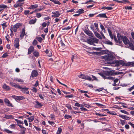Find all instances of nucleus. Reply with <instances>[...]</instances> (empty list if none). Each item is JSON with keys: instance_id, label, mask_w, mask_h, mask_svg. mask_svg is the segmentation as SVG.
<instances>
[{"instance_id": "f257e3e1", "label": "nucleus", "mask_w": 134, "mask_h": 134, "mask_svg": "<svg viewBox=\"0 0 134 134\" xmlns=\"http://www.w3.org/2000/svg\"><path fill=\"white\" fill-rule=\"evenodd\" d=\"M121 73L122 72H116L113 71H107L105 74L101 73H99V74L104 79L113 80L114 79L113 77L110 76L121 74Z\"/></svg>"}, {"instance_id": "f03ea898", "label": "nucleus", "mask_w": 134, "mask_h": 134, "mask_svg": "<svg viewBox=\"0 0 134 134\" xmlns=\"http://www.w3.org/2000/svg\"><path fill=\"white\" fill-rule=\"evenodd\" d=\"M102 58L104 59L105 61L113 60L115 58L112 54H107L106 55L101 56Z\"/></svg>"}, {"instance_id": "7ed1b4c3", "label": "nucleus", "mask_w": 134, "mask_h": 134, "mask_svg": "<svg viewBox=\"0 0 134 134\" xmlns=\"http://www.w3.org/2000/svg\"><path fill=\"white\" fill-rule=\"evenodd\" d=\"M10 85L16 88L20 89L23 92H25V88H23L20 86L19 85H17L13 82H10Z\"/></svg>"}, {"instance_id": "20e7f679", "label": "nucleus", "mask_w": 134, "mask_h": 134, "mask_svg": "<svg viewBox=\"0 0 134 134\" xmlns=\"http://www.w3.org/2000/svg\"><path fill=\"white\" fill-rule=\"evenodd\" d=\"M117 65L118 66L122 65L123 66H130L129 62L125 63L122 60L118 61L117 62Z\"/></svg>"}, {"instance_id": "39448f33", "label": "nucleus", "mask_w": 134, "mask_h": 134, "mask_svg": "<svg viewBox=\"0 0 134 134\" xmlns=\"http://www.w3.org/2000/svg\"><path fill=\"white\" fill-rule=\"evenodd\" d=\"M78 77L81 79L88 80L91 81L92 79L89 76L83 74H81L78 76Z\"/></svg>"}, {"instance_id": "423d86ee", "label": "nucleus", "mask_w": 134, "mask_h": 134, "mask_svg": "<svg viewBox=\"0 0 134 134\" xmlns=\"http://www.w3.org/2000/svg\"><path fill=\"white\" fill-rule=\"evenodd\" d=\"M22 25V24L20 23H17L15 24L13 26L14 31L15 32H16L17 29L20 27Z\"/></svg>"}, {"instance_id": "0eeeda50", "label": "nucleus", "mask_w": 134, "mask_h": 134, "mask_svg": "<svg viewBox=\"0 0 134 134\" xmlns=\"http://www.w3.org/2000/svg\"><path fill=\"white\" fill-rule=\"evenodd\" d=\"M19 38H15L14 42V46L15 47L18 49L19 48Z\"/></svg>"}, {"instance_id": "6e6552de", "label": "nucleus", "mask_w": 134, "mask_h": 134, "mask_svg": "<svg viewBox=\"0 0 134 134\" xmlns=\"http://www.w3.org/2000/svg\"><path fill=\"white\" fill-rule=\"evenodd\" d=\"M20 39H22L25 35V28L23 29L22 30L20 31Z\"/></svg>"}, {"instance_id": "1a4fd4ad", "label": "nucleus", "mask_w": 134, "mask_h": 134, "mask_svg": "<svg viewBox=\"0 0 134 134\" xmlns=\"http://www.w3.org/2000/svg\"><path fill=\"white\" fill-rule=\"evenodd\" d=\"M12 97L14 98L16 100H22L24 98L23 96H17L15 95L12 96Z\"/></svg>"}, {"instance_id": "9d476101", "label": "nucleus", "mask_w": 134, "mask_h": 134, "mask_svg": "<svg viewBox=\"0 0 134 134\" xmlns=\"http://www.w3.org/2000/svg\"><path fill=\"white\" fill-rule=\"evenodd\" d=\"M4 101L5 104L9 107H13V105L12 104V103L10 102L9 100L7 98H5L4 99Z\"/></svg>"}, {"instance_id": "9b49d317", "label": "nucleus", "mask_w": 134, "mask_h": 134, "mask_svg": "<svg viewBox=\"0 0 134 134\" xmlns=\"http://www.w3.org/2000/svg\"><path fill=\"white\" fill-rule=\"evenodd\" d=\"M84 32L87 35L91 37H93V33L89 30L85 29L84 30Z\"/></svg>"}, {"instance_id": "f8f14e48", "label": "nucleus", "mask_w": 134, "mask_h": 134, "mask_svg": "<svg viewBox=\"0 0 134 134\" xmlns=\"http://www.w3.org/2000/svg\"><path fill=\"white\" fill-rule=\"evenodd\" d=\"M117 37L118 39V42L121 44L122 42L121 40L123 38L124 36H121L120 34H118L117 35Z\"/></svg>"}, {"instance_id": "ddd939ff", "label": "nucleus", "mask_w": 134, "mask_h": 134, "mask_svg": "<svg viewBox=\"0 0 134 134\" xmlns=\"http://www.w3.org/2000/svg\"><path fill=\"white\" fill-rule=\"evenodd\" d=\"M122 40L125 44H129V41L126 36H124Z\"/></svg>"}, {"instance_id": "4468645a", "label": "nucleus", "mask_w": 134, "mask_h": 134, "mask_svg": "<svg viewBox=\"0 0 134 134\" xmlns=\"http://www.w3.org/2000/svg\"><path fill=\"white\" fill-rule=\"evenodd\" d=\"M38 73L36 70H33L32 72L31 76L32 77H35L37 76Z\"/></svg>"}, {"instance_id": "2eb2a0df", "label": "nucleus", "mask_w": 134, "mask_h": 134, "mask_svg": "<svg viewBox=\"0 0 134 134\" xmlns=\"http://www.w3.org/2000/svg\"><path fill=\"white\" fill-rule=\"evenodd\" d=\"M52 13L54 14V15H52V17H58L60 14L59 12L58 11H55V12H52Z\"/></svg>"}, {"instance_id": "dca6fc26", "label": "nucleus", "mask_w": 134, "mask_h": 134, "mask_svg": "<svg viewBox=\"0 0 134 134\" xmlns=\"http://www.w3.org/2000/svg\"><path fill=\"white\" fill-rule=\"evenodd\" d=\"M36 104L35 105V107L36 108H38V107H41L43 106V104L40 103L37 101H35Z\"/></svg>"}, {"instance_id": "f3484780", "label": "nucleus", "mask_w": 134, "mask_h": 134, "mask_svg": "<svg viewBox=\"0 0 134 134\" xmlns=\"http://www.w3.org/2000/svg\"><path fill=\"white\" fill-rule=\"evenodd\" d=\"M2 88L7 91H8L10 90V87L5 84H4L3 85Z\"/></svg>"}, {"instance_id": "a211bd4d", "label": "nucleus", "mask_w": 134, "mask_h": 134, "mask_svg": "<svg viewBox=\"0 0 134 134\" xmlns=\"http://www.w3.org/2000/svg\"><path fill=\"white\" fill-rule=\"evenodd\" d=\"M34 47L32 46H30V47L28 49V54H31L32 52L34 51Z\"/></svg>"}, {"instance_id": "6ab92c4d", "label": "nucleus", "mask_w": 134, "mask_h": 134, "mask_svg": "<svg viewBox=\"0 0 134 134\" xmlns=\"http://www.w3.org/2000/svg\"><path fill=\"white\" fill-rule=\"evenodd\" d=\"M4 118L7 119H14V116L12 115H5Z\"/></svg>"}, {"instance_id": "aec40b11", "label": "nucleus", "mask_w": 134, "mask_h": 134, "mask_svg": "<svg viewBox=\"0 0 134 134\" xmlns=\"http://www.w3.org/2000/svg\"><path fill=\"white\" fill-rule=\"evenodd\" d=\"M94 34L100 40L102 39V37L101 36L100 34L97 32H94Z\"/></svg>"}, {"instance_id": "412c9836", "label": "nucleus", "mask_w": 134, "mask_h": 134, "mask_svg": "<svg viewBox=\"0 0 134 134\" xmlns=\"http://www.w3.org/2000/svg\"><path fill=\"white\" fill-rule=\"evenodd\" d=\"M86 42L87 43H88V44H89L90 45H94V44H93L91 38L90 39H88L87 40V41Z\"/></svg>"}, {"instance_id": "4be33fe9", "label": "nucleus", "mask_w": 134, "mask_h": 134, "mask_svg": "<svg viewBox=\"0 0 134 134\" xmlns=\"http://www.w3.org/2000/svg\"><path fill=\"white\" fill-rule=\"evenodd\" d=\"M97 16L100 18H107V17L105 13L99 14Z\"/></svg>"}, {"instance_id": "5701e85b", "label": "nucleus", "mask_w": 134, "mask_h": 134, "mask_svg": "<svg viewBox=\"0 0 134 134\" xmlns=\"http://www.w3.org/2000/svg\"><path fill=\"white\" fill-rule=\"evenodd\" d=\"M91 39L92 40V41L93 42V44L94 43H97L99 41V40L96 38H91Z\"/></svg>"}, {"instance_id": "b1692460", "label": "nucleus", "mask_w": 134, "mask_h": 134, "mask_svg": "<svg viewBox=\"0 0 134 134\" xmlns=\"http://www.w3.org/2000/svg\"><path fill=\"white\" fill-rule=\"evenodd\" d=\"M14 80H15L16 81H18V82H20L21 84L23 83L24 82V81L22 79H19V78H15Z\"/></svg>"}, {"instance_id": "393cba45", "label": "nucleus", "mask_w": 134, "mask_h": 134, "mask_svg": "<svg viewBox=\"0 0 134 134\" xmlns=\"http://www.w3.org/2000/svg\"><path fill=\"white\" fill-rule=\"evenodd\" d=\"M36 21V19H31L29 21V23L31 24H34Z\"/></svg>"}, {"instance_id": "a878e982", "label": "nucleus", "mask_w": 134, "mask_h": 134, "mask_svg": "<svg viewBox=\"0 0 134 134\" xmlns=\"http://www.w3.org/2000/svg\"><path fill=\"white\" fill-rule=\"evenodd\" d=\"M84 10L83 9H79L76 12V13H79V14H80L84 13Z\"/></svg>"}, {"instance_id": "bb28decb", "label": "nucleus", "mask_w": 134, "mask_h": 134, "mask_svg": "<svg viewBox=\"0 0 134 134\" xmlns=\"http://www.w3.org/2000/svg\"><path fill=\"white\" fill-rule=\"evenodd\" d=\"M21 6H22V5L20 4V3H18L17 1L16 3L14 5V7L15 8H17L19 7H21Z\"/></svg>"}, {"instance_id": "cd10ccee", "label": "nucleus", "mask_w": 134, "mask_h": 134, "mask_svg": "<svg viewBox=\"0 0 134 134\" xmlns=\"http://www.w3.org/2000/svg\"><path fill=\"white\" fill-rule=\"evenodd\" d=\"M62 131V129L60 127H58V130L56 134H60Z\"/></svg>"}, {"instance_id": "c85d7f7f", "label": "nucleus", "mask_w": 134, "mask_h": 134, "mask_svg": "<svg viewBox=\"0 0 134 134\" xmlns=\"http://www.w3.org/2000/svg\"><path fill=\"white\" fill-rule=\"evenodd\" d=\"M6 22L4 23L1 24L2 26V28L4 30L5 28L7 27V25H6Z\"/></svg>"}, {"instance_id": "c756f323", "label": "nucleus", "mask_w": 134, "mask_h": 134, "mask_svg": "<svg viewBox=\"0 0 134 134\" xmlns=\"http://www.w3.org/2000/svg\"><path fill=\"white\" fill-rule=\"evenodd\" d=\"M51 1L54 2L55 4L60 5V3L58 1L56 0H50Z\"/></svg>"}, {"instance_id": "7c9ffc66", "label": "nucleus", "mask_w": 134, "mask_h": 134, "mask_svg": "<svg viewBox=\"0 0 134 134\" xmlns=\"http://www.w3.org/2000/svg\"><path fill=\"white\" fill-rule=\"evenodd\" d=\"M38 7V5L35 4L34 5H31V9H33L37 8Z\"/></svg>"}, {"instance_id": "2f4dec72", "label": "nucleus", "mask_w": 134, "mask_h": 134, "mask_svg": "<svg viewBox=\"0 0 134 134\" xmlns=\"http://www.w3.org/2000/svg\"><path fill=\"white\" fill-rule=\"evenodd\" d=\"M7 6L4 4L0 5V8H2L3 10L4 8H7Z\"/></svg>"}, {"instance_id": "473e14b6", "label": "nucleus", "mask_w": 134, "mask_h": 134, "mask_svg": "<svg viewBox=\"0 0 134 134\" xmlns=\"http://www.w3.org/2000/svg\"><path fill=\"white\" fill-rule=\"evenodd\" d=\"M33 54L34 55L35 57H38V56L39 55V52L37 51H35L33 53Z\"/></svg>"}, {"instance_id": "72a5a7b5", "label": "nucleus", "mask_w": 134, "mask_h": 134, "mask_svg": "<svg viewBox=\"0 0 134 134\" xmlns=\"http://www.w3.org/2000/svg\"><path fill=\"white\" fill-rule=\"evenodd\" d=\"M77 56L76 55H72L71 58L72 61L73 62L74 59L77 58Z\"/></svg>"}, {"instance_id": "f704fd0d", "label": "nucleus", "mask_w": 134, "mask_h": 134, "mask_svg": "<svg viewBox=\"0 0 134 134\" xmlns=\"http://www.w3.org/2000/svg\"><path fill=\"white\" fill-rule=\"evenodd\" d=\"M72 116L69 115L65 114V115L64 117L65 119H68L71 117Z\"/></svg>"}, {"instance_id": "c9c22d12", "label": "nucleus", "mask_w": 134, "mask_h": 134, "mask_svg": "<svg viewBox=\"0 0 134 134\" xmlns=\"http://www.w3.org/2000/svg\"><path fill=\"white\" fill-rule=\"evenodd\" d=\"M28 119L30 122H32L34 120V117L32 116H31L30 118H28Z\"/></svg>"}, {"instance_id": "e433bc0d", "label": "nucleus", "mask_w": 134, "mask_h": 134, "mask_svg": "<svg viewBox=\"0 0 134 134\" xmlns=\"http://www.w3.org/2000/svg\"><path fill=\"white\" fill-rule=\"evenodd\" d=\"M100 27L101 29L104 32H105V30L104 28V27L103 26V25H102L101 24L100 25Z\"/></svg>"}, {"instance_id": "4c0bfd02", "label": "nucleus", "mask_w": 134, "mask_h": 134, "mask_svg": "<svg viewBox=\"0 0 134 134\" xmlns=\"http://www.w3.org/2000/svg\"><path fill=\"white\" fill-rule=\"evenodd\" d=\"M17 2L18 3H20V4L22 5L24 3V0H18Z\"/></svg>"}, {"instance_id": "58836bf2", "label": "nucleus", "mask_w": 134, "mask_h": 134, "mask_svg": "<svg viewBox=\"0 0 134 134\" xmlns=\"http://www.w3.org/2000/svg\"><path fill=\"white\" fill-rule=\"evenodd\" d=\"M37 40L40 42H41L43 40L42 38L41 37H38L36 38Z\"/></svg>"}, {"instance_id": "ea45409f", "label": "nucleus", "mask_w": 134, "mask_h": 134, "mask_svg": "<svg viewBox=\"0 0 134 134\" xmlns=\"http://www.w3.org/2000/svg\"><path fill=\"white\" fill-rule=\"evenodd\" d=\"M15 125L14 124H12L9 126V127L11 129H15Z\"/></svg>"}, {"instance_id": "a19ab883", "label": "nucleus", "mask_w": 134, "mask_h": 134, "mask_svg": "<svg viewBox=\"0 0 134 134\" xmlns=\"http://www.w3.org/2000/svg\"><path fill=\"white\" fill-rule=\"evenodd\" d=\"M120 111L121 112H122L123 113H124L125 114H126L127 115L129 114V113L127 112V111H125V110H120Z\"/></svg>"}, {"instance_id": "79ce46f5", "label": "nucleus", "mask_w": 134, "mask_h": 134, "mask_svg": "<svg viewBox=\"0 0 134 134\" xmlns=\"http://www.w3.org/2000/svg\"><path fill=\"white\" fill-rule=\"evenodd\" d=\"M36 17L37 18H40L42 16L41 14L40 13H37L36 14Z\"/></svg>"}, {"instance_id": "37998d69", "label": "nucleus", "mask_w": 134, "mask_h": 134, "mask_svg": "<svg viewBox=\"0 0 134 134\" xmlns=\"http://www.w3.org/2000/svg\"><path fill=\"white\" fill-rule=\"evenodd\" d=\"M4 131L8 133H12V131H10V130H8L7 129H4Z\"/></svg>"}, {"instance_id": "c03bdc74", "label": "nucleus", "mask_w": 134, "mask_h": 134, "mask_svg": "<svg viewBox=\"0 0 134 134\" xmlns=\"http://www.w3.org/2000/svg\"><path fill=\"white\" fill-rule=\"evenodd\" d=\"M32 91L36 93L37 91V90L35 87H33L32 89Z\"/></svg>"}, {"instance_id": "a18cd8bd", "label": "nucleus", "mask_w": 134, "mask_h": 134, "mask_svg": "<svg viewBox=\"0 0 134 134\" xmlns=\"http://www.w3.org/2000/svg\"><path fill=\"white\" fill-rule=\"evenodd\" d=\"M108 113L112 115H115L116 113L113 111H109L108 112Z\"/></svg>"}, {"instance_id": "49530a36", "label": "nucleus", "mask_w": 134, "mask_h": 134, "mask_svg": "<svg viewBox=\"0 0 134 134\" xmlns=\"http://www.w3.org/2000/svg\"><path fill=\"white\" fill-rule=\"evenodd\" d=\"M8 55L7 54V53H5L3 54L2 56V57L3 58H5Z\"/></svg>"}, {"instance_id": "de8ad7c7", "label": "nucleus", "mask_w": 134, "mask_h": 134, "mask_svg": "<svg viewBox=\"0 0 134 134\" xmlns=\"http://www.w3.org/2000/svg\"><path fill=\"white\" fill-rule=\"evenodd\" d=\"M95 114L96 115H98L99 116H106L105 115L103 114H99V113H95Z\"/></svg>"}, {"instance_id": "09e8293b", "label": "nucleus", "mask_w": 134, "mask_h": 134, "mask_svg": "<svg viewBox=\"0 0 134 134\" xmlns=\"http://www.w3.org/2000/svg\"><path fill=\"white\" fill-rule=\"evenodd\" d=\"M106 43L107 44L110 45H112L113 44L112 43L109 41H106Z\"/></svg>"}, {"instance_id": "8fccbe9b", "label": "nucleus", "mask_w": 134, "mask_h": 134, "mask_svg": "<svg viewBox=\"0 0 134 134\" xmlns=\"http://www.w3.org/2000/svg\"><path fill=\"white\" fill-rule=\"evenodd\" d=\"M84 105L85 107L88 108H91V107L90 105L88 104H84Z\"/></svg>"}, {"instance_id": "3c124183", "label": "nucleus", "mask_w": 134, "mask_h": 134, "mask_svg": "<svg viewBox=\"0 0 134 134\" xmlns=\"http://www.w3.org/2000/svg\"><path fill=\"white\" fill-rule=\"evenodd\" d=\"M37 43V42L36 40H34L32 42V44L34 45H36Z\"/></svg>"}, {"instance_id": "603ef678", "label": "nucleus", "mask_w": 134, "mask_h": 134, "mask_svg": "<svg viewBox=\"0 0 134 134\" xmlns=\"http://www.w3.org/2000/svg\"><path fill=\"white\" fill-rule=\"evenodd\" d=\"M72 27V26L70 27L68 26L66 27H65L63 28V30H68L70 29Z\"/></svg>"}, {"instance_id": "864d4df0", "label": "nucleus", "mask_w": 134, "mask_h": 134, "mask_svg": "<svg viewBox=\"0 0 134 134\" xmlns=\"http://www.w3.org/2000/svg\"><path fill=\"white\" fill-rule=\"evenodd\" d=\"M65 97L66 98H73L74 97L73 95L71 94L70 95H66L65 96Z\"/></svg>"}, {"instance_id": "5fc2aeb1", "label": "nucleus", "mask_w": 134, "mask_h": 134, "mask_svg": "<svg viewBox=\"0 0 134 134\" xmlns=\"http://www.w3.org/2000/svg\"><path fill=\"white\" fill-rule=\"evenodd\" d=\"M120 121H121V124L122 125H124L125 123V121L124 120H122L121 119L120 120Z\"/></svg>"}, {"instance_id": "6e6d98bb", "label": "nucleus", "mask_w": 134, "mask_h": 134, "mask_svg": "<svg viewBox=\"0 0 134 134\" xmlns=\"http://www.w3.org/2000/svg\"><path fill=\"white\" fill-rule=\"evenodd\" d=\"M19 134H25V130H21V132Z\"/></svg>"}, {"instance_id": "4d7b16f0", "label": "nucleus", "mask_w": 134, "mask_h": 134, "mask_svg": "<svg viewBox=\"0 0 134 134\" xmlns=\"http://www.w3.org/2000/svg\"><path fill=\"white\" fill-rule=\"evenodd\" d=\"M66 107L70 110H71L72 109L71 107L70 104H67V105H66Z\"/></svg>"}, {"instance_id": "13d9d810", "label": "nucleus", "mask_w": 134, "mask_h": 134, "mask_svg": "<svg viewBox=\"0 0 134 134\" xmlns=\"http://www.w3.org/2000/svg\"><path fill=\"white\" fill-rule=\"evenodd\" d=\"M15 120L17 122V123L18 124H21L22 123L18 119H15Z\"/></svg>"}, {"instance_id": "bf43d9fd", "label": "nucleus", "mask_w": 134, "mask_h": 134, "mask_svg": "<svg viewBox=\"0 0 134 134\" xmlns=\"http://www.w3.org/2000/svg\"><path fill=\"white\" fill-rule=\"evenodd\" d=\"M125 9H132V7L131 6H126L125 7Z\"/></svg>"}, {"instance_id": "052dcab7", "label": "nucleus", "mask_w": 134, "mask_h": 134, "mask_svg": "<svg viewBox=\"0 0 134 134\" xmlns=\"http://www.w3.org/2000/svg\"><path fill=\"white\" fill-rule=\"evenodd\" d=\"M130 66L131 65L132 66H134V62H129Z\"/></svg>"}, {"instance_id": "680f3d73", "label": "nucleus", "mask_w": 134, "mask_h": 134, "mask_svg": "<svg viewBox=\"0 0 134 134\" xmlns=\"http://www.w3.org/2000/svg\"><path fill=\"white\" fill-rule=\"evenodd\" d=\"M124 119L126 120H128L130 119V118L129 117L127 116L126 115H125Z\"/></svg>"}, {"instance_id": "e2e57ef3", "label": "nucleus", "mask_w": 134, "mask_h": 134, "mask_svg": "<svg viewBox=\"0 0 134 134\" xmlns=\"http://www.w3.org/2000/svg\"><path fill=\"white\" fill-rule=\"evenodd\" d=\"M4 75L3 74L2 72H0V78L3 79V78Z\"/></svg>"}, {"instance_id": "0e129e2a", "label": "nucleus", "mask_w": 134, "mask_h": 134, "mask_svg": "<svg viewBox=\"0 0 134 134\" xmlns=\"http://www.w3.org/2000/svg\"><path fill=\"white\" fill-rule=\"evenodd\" d=\"M113 38L114 39V41H115L116 43L118 42V40H117L116 36H115L114 35V38Z\"/></svg>"}, {"instance_id": "69168bd1", "label": "nucleus", "mask_w": 134, "mask_h": 134, "mask_svg": "<svg viewBox=\"0 0 134 134\" xmlns=\"http://www.w3.org/2000/svg\"><path fill=\"white\" fill-rule=\"evenodd\" d=\"M47 23L45 22L43 23L42 24V26L43 27H44L46 26Z\"/></svg>"}, {"instance_id": "338daca9", "label": "nucleus", "mask_w": 134, "mask_h": 134, "mask_svg": "<svg viewBox=\"0 0 134 134\" xmlns=\"http://www.w3.org/2000/svg\"><path fill=\"white\" fill-rule=\"evenodd\" d=\"M48 123L50 125H52L54 124V123L53 122L51 121H48Z\"/></svg>"}, {"instance_id": "774afa93", "label": "nucleus", "mask_w": 134, "mask_h": 134, "mask_svg": "<svg viewBox=\"0 0 134 134\" xmlns=\"http://www.w3.org/2000/svg\"><path fill=\"white\" fill-rule=\"evenodd\" d=\"M133 89H134V85L130 88H129L128 90L129 91H130Z\"/></svg>"}]
</instances>
